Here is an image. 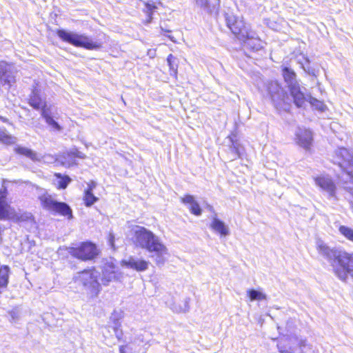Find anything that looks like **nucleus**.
<instances>
[{
	"label": "nucleus",
	"instance_id": "ea45409f",
	"mask_svg": "<svg viewBox=\"0 0 353 353\" xmlns=\"http://www.w3.org/2000/svg\"><path fill=\"white\" fill-rule=\"evenodd\" d=\"M96 187V183L94 182V181H91L90 183L88 184V188H90L92 189V192H93V190Z\"/></svg>",
	"mask_w": 353,
	"mask_h": 353
},
{
	"label": "nucleus",
	"instance_id": "39448f33",
	"mask_svg": "<svg viewBox=\"0 0 353 353\" xmlns=\"http://www.w3.org/2000/svg\"><path fill=\"white\" fill-rule=\"evenodd\" d=\"M265 88L268 96L277 110L285 112L290 110L291 99L277 81L267 82L265 84Z\"/></svg>",
	"mask_w": 353,
	"mask_h": 353
},
{
	"label": "nucleus",
	"instance_id": "473e14b6",
	"mask_svg": "<svg viewBox=\"0 0 353 353\" xmlns=\"http://www.w3.org/2000/svg\"><path fill=\"white\" fill-rule=\"evenodd\" d=\"M55 117H48L44 119L46 123L54 131H61L62 130L61 126L56 121ZM56 119L57 117H56Z\"/></svg>",
	"mask_w": 353,
	"mask_h": 353
},
{
	"label": "nucleus",
	"instance_id": "7ed1b4c3",
	"mask_svg": "<svg viewBox=\"0 0 353 353\" xmlns=\"http://www.w3.org/2000/svg\"><path fill=\"white\" fill-rule=\"evenodd\" d=\"M56 34L61 41L77 48H82L88 50H97L103 47V43L100 39H93L86 34L63 28L57 29Z\"/></svg>",
	"mask_w": 353,
	"mask_h": 353
},
{
	"label": "nucleus",
	"instance_id": "bb28decb",
	"mask_svg": "<svg viewBox=\"0 0 353 353\" xmlns=\"http://www.w3.org/2000/svg\"><path fill=\"white\" fill-rule=\"evenodd\" d=\"M98 200H99V199L94 195L93 192H92L91 188H86L85 190L84 195H83V201H84V204L86 207L92 206Z\"/></svg>",
	"mask_w": 353,
	"mask_h": 353
},
{
	"label": "nucleus",
	"instance_id": "ddd939ff",
	"mask_svg": "<svg viewBox=\"0 0 353 353\" xmlns=\"http://www.w3.org/2000/svg\"><path fill=\"white\" fill-rule=\"evenodd\" d=\"M121 276L119 268L112 262L106 263L102 270V283L108 285L110 281L119 280Z\"/></svg>",
	"mask_w": 353,
	"mask_h": 353
},
{
	"label": "nucleus",
	"instance_id": "f8f14e48",
	"mask_svg": "<svg viewBox=\"0 0 353 353\" xmlns=\"http://www.w3.org/2000/svg\"><path fill=\"white\" fill-rule=\"evenodd\" d=\"M295 140L299 146L307 150L313 142L312 132L305 128H298L295 132Z\"/></svg>",
	"mask_w": 353,
	"mask_h": 353
},
{
	"label": "nucleus",
	"instance_id": "37998d69",
	"mask_svg": "<svg viewBox=\"0 0 353 353\" xmlns=\"http://www.w3.org/2000/svg\"><path fill=\"white\" fill-rule=\"evenodd\" d=\"M1 119L3 120V121H6V119H3V117H1Z\"/></svg>",
	"mask_w": 353,
	"mask_h": 353
},
{
	"label": "nucleus",
	"instance_id": "f704fd0d",
	"mask_svg": "<svg viewBox=\"0 0 353 353\" xmlns=\"http://www.w3.org/2000/svg\"><path fill=\"white\" fill-rule=\"evenodd\" d=\"M8 314L11 321H16L17 320L19 319V312L18 309L14 308L12 310H10Z\"/></svg>",
	"mask_w": 353,
	"mask_h": 353
},
{
	"label": "nucleus",
	"instance_id": "2eb2a0df",
	"mask_svg": "<svg viewBox=\"0 0 353 353\" xmlns=\"http://www.w3.org/2000/svg\"><path fill=\"white\" fill-rule=\"evenodd\" d=\"M314 181L323 191L326 192L330 197L336 194V185L332 179L328 176H321L314 178Z\"/></svg>",
	"mask_w": 353,
	"mask_h": 353
},
{
	"label": "nucleus",
	"instance_id": "f03ea898",
	"mask_svg": "<svg viewBox=\"0 0 353 353\" xmlns=\"http://www.w3.org/2000/svg\"><path fill=\"white\" fill-rule=\"evenodd\" d=\"M134 238L137 245L154 254L157 265H163L165 261V255L168 249L160 238L147 228L137 225L134 229Z\"/></svg>",
	"mask_w": 353,
	"mask_h": 353
},
{
	"label": "nucleus",
	"instance_id": "2f4dec72",
	"mask_svg": "<svg viewBox=\"0 0 353 353\" xmlns=\"http://www.w3.org/2000/svg\"><path fill=\"white\" fill-rule=\"evenodd\" d=\"M41 115L43 119H48V117H56L55 114L52 111L50 106H48L47 103L42 107L41 109Z\"/></svg>",
	"mask_w": 353,
	"mask_h": 353
},
{
	"label": "nucleus",
	"instance_id": "4c0bfd02",
	"mask_svg": "<svg viewBox=\"0 0 353 353\" xmlns=\"http://www.w3.org/2000/svg\"><path fill=\"white\" fill-rule=\"evenodd\" d=\"M108 243L111 248L114 249V235L113 233L109 234Z\"/></svg>",
	"mask_w": 353,
	"mask_h": 353
},
{
	"label": "nucleus",
	"instance_id": "cd10ccee",
	"mask_svg": "<svg viewBox=\"0 0 353 353\" xmlns=\"http://www.w3.org/2000/svg\"><path fill=\"white\" fill-rule=\"evenodd\" d=\"M116 312L112 314L110 317V320L113 323L112 329L114 330V334L118 340H120L123 336V332L120 329L121 324L119 322V319L115 318Z\"/></svg>",
	"mask_w": 353,
	"mask_h": 353
},
{
	"label": "nucleus",
	"instance_id": "a19ab883",
	"mask_svg": "<svg viewBox=\"0 0 353 353\" xmlns=\"http://www.w3.org/2000/svg\"><path fill=\"white\" fill-rule=\"evenodd\" d=\"M74 155L78 157V158H80V159H83L84 158V154H83L82 152H79V151H77L76 153L74 154Z\"/></svg>",
	"mask_w": 353,
	"mask_h": 353
},
{
	"label": "nucleus",
	"instance_id": "7c9ffc66",
	"mask_svg": "<svg viewBox=\"0 0 353 353\" xmlns=\"http://www.w3.org/2000/svg\"><path fill=\"white\" fill-rule=\"evenodd\" d=\"M230 150L232 153L234 154V159L236 158H241V145L240 144L236 141H234L232 138H230Z\"/></svg>",
	"mask_w": 353,
	"mask_h": 353
},
{
	"label": "nucleus",
	"instance_id": "4be33fe9",
	"mask_svg": "<svg viewBox=\"0 0 353 353\" xmlns=\"http://www.w3.org/2000/svg\"><path fill=\"white\" fill-rule=\"evenodd\" d=\"M210 228L222 236H228L230 234L228 227L223 221L216 217L213 218Z\"/></svg>",
	"mask_w": 353,
	"mask_h": 353
},
{
	"label": "nucleus",
	"instance_id": "6e6552de",
	"mask_svg": "<svg viewBox=\"0 0 353 353\" xmlns=\"http://www.w3.org/2000/svg\"><path fill=\"white\" fill-rule=\"evenodd\" d=\"M39 199L44 209L67 216L68 219H71L73 217L72 210L66 203L57 201L53 199L52 196L48 194H43Z\"/></svg>",
	"mask_w": 353,
	"mask_h": 353
},
{
	"label": "nucleus",
	"instance_id": "9d476101",
	"mask_svg": "<svg viewBox=\"0 0 353 353\" xmlns=\"http://www.w3.org/2000/svg\"><path fill=\"white\" fill-rule=\"evenodd\" d=\"M225 19L227 26L239 40L245 37V36H248V32L251 30L245 26L243 20L232 14H225Z\"/></svg>",
	"mask_w": 353,
	"mask_h": 353
},
{
	"label": "nucleus",
	"instance_id": "b1692460",
	"mask_svg": "<svg viewBox=\"0 0 353 353\" xmlns=\"http://www.w3.org/2000/svg\"><path fill=\"white\" fill-rule=\"evenodd\" d=\"M303 97L305 98L304 103L301 106H296L297 108H303L305 104L308 102L316 110H319L320 112H324L326 109V105L324 104L323 101H321L316 98H314L310 94H307L303 92Z\"/></svg>",
	"mask_w": 353,
	"mask_h": 353
},
{
	"label": "nucleus",
	"instance_id": "423d86ee",
	"mask_svg": "<svg viewBox=\"0 0 353 353\" xmlns=\"http://www.w3.org/2000/svg\"><path fill=\"white\" fill-rule=\"evenodd\" d=\"M99 276V272L94 269L84 270L75 274L73 281L78 285H82L91 296H97L101 289Z\"/></svg>",
	"mask_w": 353,
	"mask_h": 353
},
{
	"label": "nucleus",
	"instance_id": "c85d7f7f",
	"mask_svg": "<svg viewBox=\"0 0 353 353\" xmlns=\"http://www.w3.org/2000/svg\"><path fill=\"white\" fill-rule=\"evenodd\" d=\"M247 294L251 301L256 300L260 301L266 299V295L265 294L254 289L248 290Z\"/></svg>",
	"mask_w": 353,
	"mask_h": 353
},
{
	"label": "nucleus",
	"instance_id": "e433bc0d",
	"mask_svg": "<svg viewBox=\"0 0 353 353\" xmlns=\"http://www.w3.org/2000/svg\"><path fill=\"white\" fill-rule=\"evenodd\" d=\"M302 68L304 70V71L305 72H307L308 74H310V75H315V70L314 68H312L310 66L305 67L304 65H302Z\"/></svg>",
	"mask_w": 353,
	"mask_h": 353
},
{
	"label": "nucleus",
	"instance_id": "6ab92c4d",
	"mask_svg": "<svg viewBox=\"0 0 353 353\" xmlns=\"http://www.w3.org/2000/svg\"><path fill=\"white\" fill-rule=\"evenodd\" d=\"M28 101L29 105L37 110H40L47 103L46 98L41 97L40 91L36 88L32 90Z\"/></svg>",
	"mask_w": 353,
	"mask_h": 353
},
{
	"label": "nucleus",
	"instance_id": "c9c22d12",
	"mask_svg": "<svg viewBox=\"0 0 353 353\" xmlns=\"http://www.w3.org/2000/svg\"><path fill=\"white\" fill-rule=\"evenodd\" d=\"M146 8H147L148 11L150 12L148 14V17H149L148 21H150L152 19V17H151L152 12L156 8V6L154 5L147 3Z\"/></svg>",
	"mask_w": 353,
	"mask_h": 353
},
{
	"label": "nucleus",
	"instance_id": "412c9836",
	"mask_svg": "<svg viewBox=\"0 0 353 353\" xmlns=\"http://www.w3.org/2000/svg\"><path fill=\"white\" fill-rule=\"evenodd\" d=\"M181 201L184 204H189V210L192 214L195 216H200L202 214V209L194 197L190 194H186L181 198Z\"/></svg>",
	"mask_w": 353,
	"mask_h": 353
},
{
	"label": "nucleus",
	"instance_id": "a878e982",
	"mask_svg": "<svg viewBox=\"0 0 353 353\" xmlns=\"http://www.w3.org/2000/svg\"><path fill=\"white\" fill-rule=\"evenodd\" d=\"M56 185L59 189H65L71 181V179L67 175H63L61 173H56Z\"/></svg>",
	"mask_w": 353,
	"mask_h": 353
},
{
	"label": "nucleus",
	"instance_id": "f3484780",
	"mask_svg": "<svg viewBox=\"0 0 353 353\" xmlns=\"http://www.w3.org/2000/svg\"><path fill=\"white\" fill-rule=\"evenodd\" d=\"M14 81L8 65L5 62H0V87L7 85L9 88Z\"/></svg>",
	"mask_w": 353,
	"mask_h": 353
},
{
	"label": "nucleus",
	"instance_id": "5701e85b",
	"mask_svg": "<svg viewBox=\"0 0 353 353\" xmlns=\"http://www.w3.org/2000/svg\"><path fill=\"white\" fill-rule=\"evenodd\" d=\"M17 154L25 156L33 161H41L42 157L32 150L26 147L18 145L14 148Z\"/></svg>",
	"mask_w": 353,
	"mask_h": 353
},
{
	"label": "nucleus",
	"instance_id": "a211bd4d",
	"mask_svg": "<svg viewBox=\"0 0 353 353\" xmlns=\"http://www.w3.org/2000/svg\"><path fill=\"white\" fill-rule=\"evenodd\" d=\"M124 265L137 272H143L148 268L149 262L135 257H130L128 260L123 261Z\"/></svg>",
	"mask_w": 353,
	"mask_h": 353
},
{
	"label": "nucleus",
	"instance_id": "c03bdc74",
	"mask_svg": "<svg viewBox=\"0 0 353 353\" xmlns=\"http://www.w3.org/2000/svg\"><path fill=\"white\" fill-rule=\"evenodd\" d=\"M29 216H31V214H29L28 215L26 216V218H28Z\"/></svg>",
	"mask_w": 353,
	"mask_h": 353
},
{
	"label": "nucleus",
	"instance_id": "dca6fc26",
	"mask_svg": "<svg viewBox=\"0 0 353 353\" xmlns=\"http://www.w3.org/2000/svg\"><path fill=\"white\" fill-rule=\"evenodd\" d=\"M277 347L280 353H305V350L311 349L306 341L303 339L299 341L296 346L285 345L280 341L277 344Z\"/></svg>",
	"mask_w": 353,
	"mask_h": 353
},
{
	"label": "nucleus",
	"instance_id": "1a4fd4ad",
	"mask_svg": "<svg viewBox=\"0 0 353 353\" xmlns=\"http://www.w3.org/2000/svg\"><path fill=\"white\" fill-rule=\"evenodd\" d=\"M68 253L74 258L86 261L94 259L99 252L94 243L87 241L81 243L78 247L69 248Z\"/></svg>",
	"mask_w": 353,
	"mask_h": 353
},
{
	"label": "nucleus",
	"instance_id": "58836bf2",
	"mask_svg": "<svg viewBox=\"0 0 353 353\" xmlns=\"http://www.w3.org/2000/svg\"><path fill=\"white\" fill-rule=\"evenodd\" d=\"M120 353H130L129 348L127 345H122L119 348Z\"/></svg>",
	"mask_w": 353,
	"mask_h": 353
},
{
	"label": "nucleus",
	"instance_id": "393cba45",
	"mask_svg": "<svg viewBox=\"0 0 353 353\" xmlns=\"http://www.w3.org/2000/svg\"><path fill=\"white\" fill-rule=\"evenodd\" d=\"M167 62L169 66L170 76L176 78L178 73L179 59L173 54H170L167 57Z\"/></svg>",
	"mask_w": 353,
	"mask_h": 353
},
{
	"label": "nucleus",
	"instance_id": "4468645a",
	"mask_svg": "<svg viewBox=\"0 0 353 353\" xmlns=\"http://www.w3.org/2000/svg\"><path fill=\"white\" fill-rule=\"evenodd\" d=\"M247 34L248 36H245V37H243L241 39L243 43V47L252 52H257L263 48L262 41L260 39L256 32L250 30Z\"/></svg>",
	"mask_w": 353,
	"mask_h": 353
},
{
	"label": "nucleus",
	"instance_id": "72a5a7b5",
	"mask_svg": "<svg viewBox=\"0 0 353 353\" xmlns=\"http://www.w3.org/2000/svg\"><path fill=\"white\" fill-rule=\"evenodd\" d=\"M12 139V137L6 133L5 129L0 128V141L5 143H10Z\"/></svg>",
	"mask_w": 353,
	"mask_h": 353
},
{
	"label": "nucleus",
	"instance_id": "20e7f679",
	"mask_svg": "<svg viewBox=\"0 0 353 353\" xmlns=\"http://www.w3.org/2000/svg\"><path fill=\"white\" fill-rule=\"evenodd\" d=\"M332 161L339 165L342 173L339 176L345 183L352 182L353 185V151L345 148H339L334 151ZM353 196V187H346Z\"/></svg>",
	"mask_w": 353,
	"mask_h": 353
},
{
	"label": "nucleus",
	"instance_id": "9b49d317",
	"mask_svg": "<svg viewBox=\"0 0 353 353\" xmlns=\"http://www.w3.org/2000/svg\"><path fill=\"white\" fill-rule=\"evenodd\" d=\"M7 194V188L2 186L0 189V219L10 220L17 219L16 213L6 202Z\"/></svg>",
	"mask_w": 353,
	"mask_h": 353
},
{
	"label": "nucleus",
	"instance_id": "0eeeda50",
	"mask_svg": "<svg viewBox=\"0 0 353 353\" xmlns=\"http://www.w3.org/2000/svg\"><path fill=\"white\" fill-rule=\"evenodd\" d=\"M282 75L288 85L290 96L296 106H301L304 103L303 91L296 79L295 72L288 66L282 68Z\"/></svg>",
	"mask_w": 353,
	"mask_h": 353
},
{
	"label": "nucleus",
	"instance_id": "c756f323",
	"mask_svg": "<svg viewBox=\"0 0 353 353\" xmlns=\"http://www.w3.org/2000/svg\"><path fill=\"white\" fill-rule=\"evenodd\" d=\"M339 232L347 240L353 242V229L345 226L341 225L339 228Z\"/></svg>",
	"mask_w": 353,
	"mask_h": 353
},
{
	"label": "nucleus",
	"instance_id": "79ce46f5",
	"mask_svg": "<svg viewBox=\"0 0 353 353\" xmlns=\"http://www.w3.org/2000/svg\"><path fill=\"white\" fill-rule=\"evenodd\" d=\"M46 159L52 158L50 156L44 157Z\"/></svg>",
	"mask_w": 353,
	"mask_h": 353
},
{
	"label": "nucleus",
	"instance_id": "aec40b11",
	"mask_svg": "<svg viewBox=\"0 0 353 353\" xmlns=\"http://www.w3.org/2000/svg\"><path fill=\"white\" fill-rule=\"evenodd\" d=\"M195 4L205 12L212 14H217L220 8V0H216L210 3V0H194Z\"/></svg>",
	"mask_w": 353,
	"mask_h": 353
},
{
	"label": "nucleus",
	"instance_id": "f257e3e1",
	"mask_svg": "<svg viewBox=\"0 0 353 353\" xmlns=\"http://www.w3.org/2000/svg\"><path fill=\"white\" fill-rule=\"evenodd\" d=\"M316 245L319 254L330 264L339 279L346 282L349 276L353 277V253L330 247L321 239L316 241Z\"/></svg>",
	"mask_w": 353,
	"mask_h": 353
}]
</instances>
